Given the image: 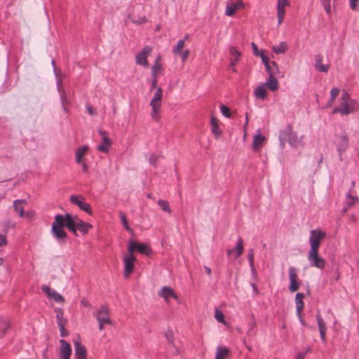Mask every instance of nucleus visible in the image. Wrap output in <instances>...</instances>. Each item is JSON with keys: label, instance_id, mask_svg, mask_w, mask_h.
Returning a JSON list of instances; mask_svg holds the SVG:
<instances>
[{"label": "nucleus", "instance_id": "nucleus-14", "mask_svg": "<svg viewBox=\"0 0 359 359\" xmlns=\"http://www.w3.org/2000/svg\"><path fill=\"white\" fill-rule=\"evenodd\" d=\"M61 346L59 351V359H70L72 355V348L69 343L65 339L59 341Z\"/></svg>", "mask_w": 359, "mask_h": 359}, {"label": "nucleus", "instance_id": "nucleus-47", "mask_svg": "<svg viewBox=\"0 0 359 359\" xmlns=\"http://www.w3.org/2000/svg\"><path fill=\"white\" fill-rule=\"evenodd\" d=\"M8 327L9 323L7 320H2L0 323V332H1L3 334L6 333Z\"/></svg>", "mask_w": 359, "mask_h": 359}, {"label": "nucleus", "instance_id": "nucleus-57", "mask_svg": "<svg viewBox=\"0 0 359 359\" xmlns=\"http://www.w3.org/2000/svg\"><path fill=\"white\" fill-rule=\"evenodd\" d=\"M86 109L90 115L93 116V115L96 114L95 111L93 109V108L91 106L87 105Z\"/></svg>", "mask_w": 359, "mask_h": 359}, {"label": "nucleus", "instance_id": "nucleus-10", "mask_svg": "<svg viewBox=\"0 0 359 359\" xmlns=\"http://www.w3.org/2000/svg\"><path fill=\"white\" fill-rule=\"evenodd\" d=\"M136 262L135 257L133 255L128 252L123 258V262L124 264L123 276L126 278H128L130 273L134 270L135 262Z\"/></svg>", "mask_w": 359, "mask_h": 359}, {"label": "nucleus", "instance_id": "nucleus-59", "mask_svg": "<svg viewBox=\"0 0 359 359\" xmlns=\"http://www.w3.org/2000/svg\"><path fill=\"white\" fill-rule=\"evenodd\" d=\"M255 326H256L255 323H252L249 325L248 334H251V333H254L255 332Z\"/></svg>", "mask_w": 359, "mask_h": 359}, {"label": "nucleus", "instance_id": "nucleus-2", "mask_svg": "<svg viewBox=\"0 0 359 359\" xmlns=\"http://www.w3.org/2000/svg\"><path fill=\"white\" fill-rule=\"evenodd\" d=\"M279 140L282 149L285 147V142H288L294 148L304 146L303 136H299L296 132L293 131L290 126H287L280 132Z\"/></svg>", "mask_w": 359, "mask_h": 359}, {"label": "nucleus", "instance_id": "nucleus-26", "mask_svg": "<svg viewBox=\"0 0 359 359\" xmlns=\"http://www.w3.org/2000/svg\"><path fill=\"white\" fill-rule=\"evenodd\" d=\"M323 60V57L322 55H318L316 56L315 68L318 72L327 73L329 70V65H323L322 63Z\"/></svg>", "mask_w": 359, "mask_h": 359}, {"label": "nucleus", "instance_id": "nucleus-63", "mask_svg": "<svg viewBox=\"0 0 359 359\" xmlns=\"http://www.w3.org/2000/svg\"><path fill=\"white\" fill-rule=\"evenodd\" d=\"M81 304L86 307L90 306V304L85 299H83L81 302Z\"/></svg>", "mask_w": 359, "mask_h": 359}, {"label": "nucleus", "instance_id": "nucleus-6", "mask_svg": "<svg viewBox=\"0 0 359 359\" xmlns=\"http://www.w3.org/2000/svg\"><path fill=\"white\" fill-rule=\"evenodd\" d=\"M333 143L336 146L339 156H341L342 153L348 147V139L346 133L341 130L339 133H336L333 138Z\"/></svg>", "mask_w": 359, "mask_h": 359}, {"label": "nucleus", "instance_id": "nucleus-41", "mask_svg": "<svg viewBox=\"0 0 359 359\" xmlns=\"http://www.w3.org/2000/svg\"><path fill=\"white\" fill-rule=\"evenodd\" d=\"M185 39H180L177 41L176 46L173 48L172 52L174 54L180 53L184 46Z\"/></svg>", "mask_w": 359, "mask_h": 359}, {"label": "nucleus", "instance_id": "nucleus-40", "mask_svg": "<svg viewBox=\"0 0 359 359\" xmlns=\"http://www.w3.org/2000/svg\"><path fill=\"white\" fill-rule=\"evenodd\" d=\"M158 205L161 207V208L164 211L168 213L171 212V210L170 208L169 203L164 200H159L158 201Z\"/></svg>", "mask_w": 359, "mask_h": 359}, {"label": "nucleus", "instance_id": "nucleus-11", "mask_svg": "<svg viewBox=\"0 0 359 359\" xmlns=\"http://www.w3.org/2000/svg\"><path fill=\"white\" fill-rule=\"evenodd\" d=\"M151 53V48L149 46H146L135 57L136 64L147 67L149 63L147 62V57Z\"/></svg>", "mask_w": 359, "mask_h": 359}, {"label": "nucleus", "instance_id": "nucleus-5", "mask_svg": "<svg viewBox=\"0 0 359 359\" xmlns=\"http://www.w3.org/2000/svg\"><path fill=\"white\" fill-rule=\"evenodd\" d=\"M325 236V232L320 229L311 230L309 238V244L311 245L309 250L318 251L320 243Z\"/></svg>", "mask_w": 359, "mask_h": 359}, {"label": "nucleus", "instance_id": "nucleus-58", "mask_svg": "<svg viewBox=\"0 0 359 359\" xmlns=\"http://www.w3.org/2000/svg\"><path fill=\"white\" fill-rule=\"evenodd\" d=\"M297 317H298V319L300 322V323L303 325V326H305L306 325V323L304 321V320L302 318V312H299V313H296Z\"/></svg>", "mask_w": 359, "mask_h": 359}, {"label": "nucleus", "instance_id": "nucleus-61", "mask_svg": "<svg viewBox=\"0 0 359 359\" xmlns=\"http://www.w3.org/2000/svg\"><path fill=\"white\" fill-rule=\"evenodd\" d=\"M34 212L33 211H27L26 212H24V216L27 218H32L34 215Z\"/></svg>", "mask_w": 359, "mask_h": 359}, {"label": "nucleus", "instance_id": "nucleus-23", "mask_svg": "<svg viewBox=\"0 0 359 359\" xmlns=\"http://www.w3.org/2000/svg\"><path fill=\"white\" fill-rule=\"evenodd\" d=\"M230 54L232 55V58L230 60L229 68H232L233 72H236V69H234V66L236 62L238 61L239 57L241 56L240 51L234 46H231L229 48Z\"/></svg>", "mask_w": 359, "mask_h": 359}, {"label": "nucleus", "instance_id": "nucleus-19", "mask_svg": "<svg viewBox=\"0 0 359 359\" xmlns=\"http://www.w3.org/2000/svg\"><path fill=\"white\" fill-rule=\"evenodd\" d=\"M243 241L242 238L239 237L237 239L236 246L233 249L228 250L226 252L228 255H233L235 258H238L243 254Z\"/></svg>", "mask_w": 359, "mask_h": 359}, {"label": "nucleus", "instance_id": "nucleus-28", "mask_svg": "<svg viewBox=\"0 0 359 359\" xmlns=\"http://www.w3.org/2000/svg\"><path fill=\"white\" fill-rule=\"evenodd\" d=\"M304 298V294L302 292H298L295 296V304H296V313L302 312L304 303L303 302V299Z\"/></svg>", "mask_w": 359, "mask_h": 359}, {"label": "nucleus", "instance_id": "nucleus-50", "mask_svg": "<svg viewBox=\"0 0 359 359\" xmlns=\"http://www.w3.org/2000/svg\"><path fill=\"white\" fill-rule=\"evenodd\" d=\"M310 351V348H307L306 351H299L296 355V359H304L308 352Z\"/></svg>", "mask_w": 359, "mask_h": 359}, {"label": "nucleus", "instance_id": "nucleus-17", "mask_svg": "<svg viewBox=\"0 0 359 359\" xmlns=\"http://www.w3.org/2000/svg\"><path fill=\"white\" fill-rule=\"evenodd\" d=\"M95 316L97 321H102L108 323H111L110 318L109 317L108 308L102 305L101 306L95 313Z\"/></svg>", "mask_w": 359, "mask_h": 359}, {"label": "nucleus", "instance_id": "nucleus-16", "mask_svg": "<svg viewBox=\"0 0 359 359\" xmlns=\"http://www.w3.org/2000/svg\"><path fill=\"white\" fill-rule=\"evenodd\" d=\"M99 133L102 137V143L97 146V149L101 152L107 153L112 142L111 139L107 137V133L106 131L100 130Z\"/></svg>", "mask_w": 359, "mask_h": 359}, {"label": "nucleus", "instance_id": "nucleus-32", "mask_svg": "<svg viewBox=\"0 0 359 359\" xmlns=\"http://www.w3.org/2000/svg\"><path fill=\"white\" fill-rule=\"evenodd\" d=\"M255 96L257 99L264 100L266 95V87L262 84L258 86L254 90Z\"/></svg>", "mask_w": 359, "mask_h": 359}, {"label": "nucleus", "instance_id": "nucleus-13", "mask_svg": "<svg viewBox=\"0 0 359 359\" xmlns=\"http://www.w3.org/2000/svg\"><path fill=\"white\" fill-rule=\"evenodd\" d=\"M288 275L290 279L289 290L290 292H294L299 289L300 285L297 281L298 276L297 269L293 266H290L289 268Z\"/></svg>", "mask_w": 359, "mask_h": 359}, {"label": "nucleus", "instance_id": "nucleus-51", "mask_svg": "<svg viewBox=\"0 0 359 359\" xmlns=\"http://www.w3.org/2000/svg\"><path fill=\"white\" fill-rule=\"evenodd\" d=\"M259 55L262 58V61L264 64L265 67H266V65L270 62L269 57L267 56H266L262 52H260V54Z\"/></svg>", "mask_w": 359, "mask_h": 359}, {"label": "nucleus", "instance_id": "nucleus-9", "mask_svg": "<svg viewBox=\"0 0 359 359\" xmlns=\"http://www.w3.org/2000/svg\"><path fill=\"white\" fill-rule=\"evenodd\" d=\"M72 203L76 205L81 210L91 215L93 214L91 206L89 203L84 201V198L81 195H72L69 198Z\"/></svg>", "mask_w": 359, "mask_h": 359}, {"label": "nucleus", "instance_id": "nucleus-4", "mask_svg": "<svg viewBox=\"0 0 359 359\" xmlns=\"http://www.w3.org/2000/svg\"><path fill=\"white\" fill-rule=\"evenodd\" d=\"M163 90L161 88H157L149 105L151 107V117L153 120L157 121L160 118V109L162 104Z\"/></svg>", "mask_w": 359, "mask_h": 359}, {"label": "nucleus", "instance_id": "nucleus-1", "mask_svg": "<svg viewBox=\"0 0 359 359\" xmlns=\"http://www.w3.org/2000/svg\"><path fill=\"white\" fill-rule=\"evenodd\" d=\"M65 227L76 234V231H79L82 233H86L93 228V226L70 213L56 215L52 223L50 233L61 244L66 243L68 237Z\"/></svg>", "mask_w": 359, "mask_h": 359}, {"label": "nucleus", "instance_id": "nucleus-43", "mask_svg": "<svg viewBox=\"0 0 359 359\" xmlns=\"http://www.w3.org/2000/svg\"><path fill=\"white\" fill-rule=\"evenodd\" d=\"M161 65L158 62V59L156 60L155 63L152 66V68H151L152 76H157V74L159 72V71L161 70Z\"/></svg>", "mask_w": 359, "mask_h": 359}, {"label": "nucleus", "instance_id": "nucleus-35", "mask_svg": "<svg viewBox=\"0 0 359 359\" xmlns=\"http://www.w3.org/2000/svg\"><path fill=\"white\" fill-rule=\"evenodd\" d=\"M229 353L226 347L218 346L216 350L215 359H224Z\"/></svg>", "mask_w": 359, "mask_h": 359}, {"label": "nucleus", "instance_id": "nucleus-55", "mask_svg": "<svg viewBox=\"0 0 359 359\" xmlns=\"http://www.w3.org/2000/svg\"><path fill=\"white\" fill-rule=\"evenodd\" d=\"M358 2H359V0H349L350 8L355 11L357 8Z\"/></svg>", "mask_w": 359, "mask_h": 359}, {"label": "nucleus", "instance_id": "nucleus-7", "mask_svg": "<svg viewBox=\"0 0 359 359\" xmlns=\"http://www.w3.org/2000/svg\"><path fill=\"white\" fill-rule=\"evenodd\" d=\"M307 259L311 266L323 269L325 266L326 261L319 256L318 250H309Z\"/></svg>", "mask_w": 359, "mask_h": 359}, {"label": "nucleus", "instance_id": "nucleus-62", "mask_svg": "<svg viewBox=\"0 0 359 359\" xmlns=\"http://www.w3.org/2000/svg\"><path fill=\"white\" fill-rule=\"evenodd\" d=\"M153 76V79H152V82H151V88H154L156 86L157 76Z\"/></svg>", "mask_w": 359, "mask_h": 359}, {"label": "nucleus", "instance_id": "nucleus-30", "mask_svg": "<svg viewBox=\"0 0 359 359\" xmlns=\"http://www.w3.org/2000/svg\"><path fill=\"white\" fill-rule=\"evenodd\" d=\"M88 150V147L87 145H83L76 150L75 161L77 163H81L83 161V157L86 154Z\"/></svg>", "mask_w": 359, "mask_h": 359}, {"label": "nucleus", "instance_id": "nucleus-36", "mask_svg": "<svg viewBox=\"0 0 359 359\" xmlns=\"http://www.w3.org/2000/svg\"><path fill=\"white\" fill-rule=\"evenodd\" d=\"M254 256H255L254 250L253 249L249 250L248 255V259L249 261L250 270H251V272L252 274L256 275V270H255V265H254Z\"/></svg>", "mask_w": 359, "mask_h": 359}, {"label": "nucleus", "instance_id": "nucleus-31", "mask_svg": "<svg viewBox=\"0 0 359 359\" xmlns=\"http://www.w3.org/2000/svg\"><path fill=\"white\" fill-rule=\"evenodd\" d=\"M265 68L269 76H276L280 73L278 65L274 61L269 62Z\"/></svg>", "mask_w": 359, "mask_h": 359}, {"label": "nucleus", "instance_id": "nucleus-54", "mask_svg": "<svg viewBox=\"0 0 359 359\" xmlns=\"http://www.w3.org/2000/svg\"><path fill=\"white\" fill-rule=\"evenodd\" d=\"M56 86H57V90L59 93H60L62 91H65V90L62 88V83L61 79H59V78L57 79V82H56Z\"/></svg>", "mask_w": 359, "mask_h": 359}, {"label": "nucleus", "instance_id": "nucleus-52", "mask_svg": "<svg viewBox=\"0 0 359 359\" xmlns=\"http://www.w3.org/2000/svg\"><path fill=\"white\" fill-rule=\"evenodd\" d=\"M60 329V334L62 337H67L69 334V332L67 330H65V326L59 327Z\"/></svg>", "mask_w": 359, "mask_h": 359}, {"label": "nucleus", "instance_id": "nucleus-29", "mask_svg": "<svg viewBox=\"0 0 359 359\" xmlns=\"http://www.w3.org/2000/svg\"><path fill=\"white\" fill-rule=\"evenodd\" d=\"M271 90H276L278 88V82L275 76H269L266 81L263 84Z\"/></svg>", "mask_w": 359, "mask_h": 359}, {"label": "nucleus", "instance_id": "nucleus-38", "mask_svg": "<svg viewBox=\"0 0 359 359\" xmlns=\"http://www.w3.org/2000/svg\"><path fill=\"white\" fill-rule=\"evenodd\" d=\"M56 320L58 327L65 326L67 320L63 318V313L62 311L57 312L56 315Z\"/></svg>", "mask_w": 359, "mask_h": 359}, {"label": "nucleus", "instance_id": "nucleus-46", "mask_svg": "<svg viewBox=\"0 0 359 359\" xmlns=\"http://www.w3.org/2000/svg\"><path fill=\"white\" fill-rule=\"evenodd\" d=\"M120 219H121V223L123 225L124 228L127 231H131V229L130 228V226H129V225L128 224L126 217V215L123 213H121L120 214Z\"/></svg>", "mask_w": 359, "mask_h": 359}, {"label": "nucleus", "instance_id": "nucleus-42", "mask_svg": "<svg viewBox=\"0 0 359 359\" xmlns=\"http://www.w3.org/2000/svg\"><path fill=\"white\" fill-rule=\"evenodd\" d=\"M285 14V8H277L278 25H280L283 22Z\"/></svg>", "mask_w": 359, "mask_h": 359}, {"label": "nucleus", "instance_id": "nucleus-37", "mask_svg": "<svg viewBox=\"0 0 359 359\" xmlns=\"http://www.w3.org/2000/svg\"><path fill=\"white\" fill-rule=\"evenodd\" d=\"M340 92L339 88H333L330 91V99L327 103V106L330 107L332 104L334 100L336 99V97L339 95Z\"/></svg>", "mask_w": 359, "mask_h": 359}, {"label": "nucleus", "instance_id": "nucleus-24", "mask_svg": "<svg viewBox=\"0 0 359 359\" xmlns=\"http://www.w3.org/2000/svg\"><path fill=\"white\" fill-rule=\"evenodd\" d=\"M211 131L216 138H218L222 133L219 128V121L215 116H212L210 118Z\"/></svg>", "mask_w": 359, "mask_h": 359}, {"label": "nucleus", "instance_id": "nucleus-44", "mask_svg": "<svg viewBox=\"0 0 359 359\" xmlns=\"http://www.w3.org/2000/svg\"><path fill=\"white\" fill-rule=\"evenodd\" d=\"M219 108H220L221 113L222 114V115L224 116H225L226 118L231 117V112H230L229 107H226L224 104H221Z\"/></svg>", "mask_w": 359, "mask_h": 359}, {"label": "nucleus", "instance_id": "nucleus-21", "mask_svg": "<svg viewBox=\"0 0 359 359\" xmlns=\"http://www.w3.org/2000/svg\"><path fill=\"white\" fill-rule=\"evenodd\" d=\"M316 321L318 326L320 339L323 341H325V335L327 332V327L325 320L319 313L316 314Z\"/></svg>", "mask_w": 359, "mask_h": 359}, {"label": "nucleus", "instance_id": "nucleus-25", "mask_svg": "<svg viewBox=\"0 0 359 359\" xmlns=\"http://www.w3.org/2000/svg\"><path fill=\"white\" fill-rule=\"evenodd\" d=\"M265 140V136L261 135L259 132L257 134H256L253 137V141L252 143V150L257 151L264 144Z\"/></svg>", "mask_w": 359, "mask_h": 359}, {"label": "nucleus", "instance_id": "nucleus-8", "mask_svg": "<svg viewBox=\"0 0 359 359\" xmlns=\"http://www.w3.org/2000/svg\"><path fill=\"white\" fill-rule=\"evenodd\" d=\"M135 251H138L141 254H145L149 256L151 253V250L147 244L135 242L133 240L128 241V252L133 255Z\"/></svg>", "mask_w": 359, "mask_h": 359}, {"label": "nucleus", "instance_id": "nucleus-49", "mask_svg": "<svg viewBox=\"0 0 359 359\" xmlns=\"http://www.w3.org/2000/svg\"><path fill=\"white\" fill-rule=\"evenodd\" d=\"M15 225L16 223L11 220H7L4 224V226L6 229V231H8L10 228H15Z\"/></svg>", "mask_w": 359, "mask_h": 359}, {"label": "nucleus", "instance_id": "nucleus-64", "mask_svg": "<svg viewBox=\"0 0 359 359\" xmlns=\"http://www.w3.org/2000/svg\"><path fill=\"white\" fill-rule=\"evenodd\" d=\"M82 166V170L83 172H87L88 171V165L86 164V163H85L84 161H82L81 163H80Z\"/></svg>", "mask_w": 359, "mask_h": 359}, {"label": "nucleus", "instance_id": "nucleus-34", "mask_svg": "<svg viewBox=\"0 0 359 359\" xmlns=\"http://www.w3.org/2000/svg\"><path fill=\"white\" fill-rule=\"evenodd\" d=\"M358 201V198L356 196H353L349 191L346 195L345 204L348 208H351L355 205Z\"/></svg>", "mask_w": 359, "mask_h": 359}, {"label": "nucleus", "instance_id": "nucleus-39", "mask_svg": "<svg viewBox=\"0 0 359 359\" xmlns=\"http://www.w3.org/2000/svg\"><path fill=\"white\" fill-rule=\"evenodd\" d=\"M215 318L218 322H219L224 325H226V322L224 319V316L222 311H220L219 309H215Z\"/></svg>", "mask_w": 359, "mask_h": 359}, {"label": "nucleus", "instance_id": "nucleus-53", "mask_svg": "<svg viewBox=\"0 0 359 359\" xmlns=\"http://www.w3.org/2000/svg\"><path fill=\"white\" fill-rule=\"evenodd\" d=\"M7 245V239L5 235L0 234V247Z\"/></svg>", "mask_w": 359, "mask_h": 359}, {"label": "nucleus", "instance_id": "nucleus-48", "mask_svg": "<svg viewBox=\"0 0 359 359\" xmlns=\"http://www.w3.org/2000/svg\"><path fill=\"white\" fill-rule=\"evenodd\" d=\"M289 5L290 3L287 0H278L277 8H285Z\"/></svg>", "mask_w": 359, "mask_h": 359}, {"label": "nucleus", "instance_id": "nucleus-12", "mask_svg": "<svg viewBox=\"0 0 359 359\" xmlns=\"http://www.w3.org/2000/svg\"><path fill=\"white\" fill-rule=\"evenodd\" d=\"M244 7L245 5L242 0H238L236 2L228 1L225 9V15L229 17H232L237 10L243 8Z\"/></svg>", "mask_w": 359, "mask_h": 359}, {"label": "nucleus", "instance_id": "nucleus-20", "mask_svg": "<svg viewBox=\"0 0 359 359\" xmlns=\"http://www.w3.org/2000/svg\"><path fill=\"white\" fill-rule=\"evenodd\" d=\"M75 355L79 359H86V348L79 341H74Z\"/></svg>", "mask_w": 359, "mask_h": 359}, {"label": "nucleus", "instance_id": "nucleus-45", "mask_svg": "<svg viewBox=\"0 0 359 359\" xmlns=\"http://www.w3.org/2000/svg\"><path fill=\"white\" fill-rule=\"evenodd\" d=\"M320 1L327 14L329 15L331 12V0H320Z\"/></svg>", "mask_w": 359, "mask_h": 359}, {"label": "nucleus", "instance_id": "nucleus-60", "mask_svg": "<svg viewBox=\"0 0 359 359\" xmlns=\"http://www.w3.org/2000/svg\"><path fill=\"white\" fill-rule=\"evenodd\" d=\"M252 47L253 49L254 54L255 55H259L260 54V52H259L258 48L255 43H252Z\"/></svg>", "mask_w": 359, "mask_h": 359}, {"label": "nucleus", "instance_id": "nucleus-3", "mask_svg": "<svg viewBox=\"0 0 359 359\" xmlns=\"http://www.w3.org/2000/svg\"><path fill=\"white\" fill-rule=\"evenodd\" d=\"M338 102L339 106L334 107V113L348 115L359 109V104L355 100L351 99L346 92H343Z\"/></svg>", "mask_w": 359, "mask_h": 359}, {"label": "nucleus", "instance_id": "nucleus-33", "mask_svg": "<svg viewBox=\"0 0 359 359\" xmlns=\"http://www.w3.org/2000/svg\"><path fill=\"white\" fill-rule=\"evenodd\" d=\"M287 49V44L285 41H282L278 45H274L272 46V50L276 54L285 53Z\"/></svg>", "mask_w": 359, "mask_h": 359}, {"label": "nucleus", "instance_id": "nucleus-22", "mask_svg": "<svg viewBox=\"0 0 359 359\" xmlns=\"http://www.w3.org/2000/svg\"><path fill=\"white\" fill-rule=\"evenodd\" d=\"M26 200L16 199L13 203V208L19 217H24V205L27 204Z\"/></svg>", "mask_w": 359, "mask_h": 359}, {"label": "nucleus", "instance_id": "nucleus-27", "mask_svg": "<svg viewBox=\"0 0 359 359\" xmlns=\"http://www.w3.org/2000/svg\"><path fill=\"white\" fill-rule=\"evenodd\" d=\"M59 93L62 109L65 113H68L67 107L71 104L69 95L65 92V90Z\"/></svg>", "mask_w": 359, "mask_h": 359}, {"label": "nucleus", "instance_id": "nucleus-18", "mask_svg": "<svg viewBox=\"0 0 359 359\" xmlns=\"http://www.w3.org/2000/svg\"><path fill=\"white\" fill-rule=\"evenodd\" d=\"M42 291L47 295L48 298L53 299L55 302L57 303L64 302V298L62 297V296L55 290L50 288L49 287L45 285L43 286Z\"/></svg>", "mask_w": 359, "mask_h": 359}, {"label": "nucleus", "instance_id": "nucleus-56", "mask_svg": "<svg viewBox=\"0 0 359 359\" xmlns=\"http://www.w3.org/2000/svg\"><path fill=\"white\" fill-rule=\"evenodd\" d=\"M189 55V50H186L183 52L181 53V57H182V61H185L188 56Z\"/></svg>", "mask_w": 359, "mask_h": 359}, {"label": "nucleus", "instance_id": "nucleus-15", "mask_svg": "<svg viewBox=\"0 0 359 359\" xmlns=\"http://www.w3.org/2000/svg\"><path fill=\"white\" fill-rule=\"evenodd\" d=\"M158 294L164 299L166 302H169L171 299L175 300L178 299V297L172 288L169 286H163L161 290L158 292Z\"/></svg>", "mask_w": 359, "mask_h": 359}]
</instances>
